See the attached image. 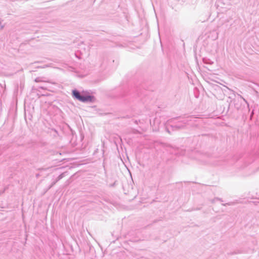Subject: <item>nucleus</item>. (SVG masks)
I'll use <instances>...</instances> for the list:
<instances>
[{
	"mask_svg": "<svg viewBox=\"0 0 259 259\" xmlns=\"http://www.w3.org/2000/svg\"><path fill=\"white\" fill-rule=\"evenodd\" d=\"M73 96L77 100L80 101L85 102H92L94 100V97L91 96H81L80 95L79 93L76 91L74 90L72 91Z\"/></svg>",
	"mask_w": 259,
	"mask_h": 259,
	"instance_id": "obj_1",
	"label": "nucleus"
}]
</instances>
